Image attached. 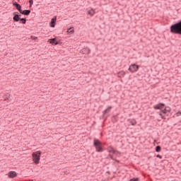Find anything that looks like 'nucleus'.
<instances>
[{
  "mask_svg": "<svg viewBox=\"0 0 181 181\" xmlns=\"http://www.w3.org/2000/svg\"><path fill=\"white\" fill-rule=\"evenodd\" d=\"M125 74H126L125 71H122L118 72L117 76L118 77L121 78V77H124Z\"/></svg>",
  "mask_w": 181,
  "mask_h": 181,
  "instance_id": "nucleus-15",
  "label": "nucleus"
},
{
  "mask_svg": "<svg viewBox=\"0 0 181 181\" xmlns=\"http://www.w3.org/2000/svg\"><path fill=\"white\" fill-rule=\"evenodd\" d=\"M161 112H163V114H168V112H170V110H168L166 106H165V107L161 110Z\"/></svg>",
  "mask_w": 181,
  "mask_h": 181,
  "instance_id": "nucleus-16",
  "label": "nucleus"
},
{
  "mask_svg": "<svg viewBox=\"0 0 181 181\" xmlns=\"http://www.w3.org/2000/svg\"><path fill=\"white\" fill-rule=\"evenodd\" d=\"M170 30L174 35H181V20L170 27Z\"/></svg>",
  "mask_w": 181,
  "mask_h": 181,
  "instance_id": "nucleus-1",
  "label": "nucleus"
},
{
  "mask_svg": "<svg viewBox=\"0 0 181 181\" xmlns=\"http://www.w3.org/2000/svg\"><path fill=\"white\" fill-rule=\"evenodd\" d=\"M13 5V6H16L17 11H18V12L21 13L22 11V6H21V4H19L18 2H14Z\"/></svg>",
  "mask_w": 181,
  "mask_h": 181,
  "instance_id": "nucleus-10",
  "label": "nucleus"
},
{
  "mask_svg": "<svg viewBox=\"0 0 181 181\" xmlns=\"http://www.w3.org/2000/svg\"><path fill=\"white\" fill-rule=\"evenodd\" d=\"M31 39H33V40H37V37H35L33 35H31Z\"/></svg>",
  "mask_w": 181,
  "mask_h": 181,
  "instance_id": "nucleus-24",
  "label": "nucleus"
},
{
  "mask_svg": "<svg viewBox=\"0 0 181 181\" xmlns=\"http://www.w3.org/2000/svg\"><path fill=\"white\" fill-rule=\"evenodd\" d=\"M107 173H110V171H107Z\"/></svg>",
  "mask_w": 181,
  "mask_h": 181,
  "instance_id": "nucleus-29",
  "label": "nucleus"
},
{
  "mask_svg": "<svg viewBox=\"0 0 181 181\" xmlns=\"http://www.w3.org/2000/svg\"><path fill=\"white\" fill-rule=\"evenodd\" d=\"M109 152L113 153L114 155H117V156H121V153L117 150H115L114 148L109 150Z\"/></svg>",
  "mask_w": 181,
  "mask_h": 181,
  "instance_id": "nucleus-13",
  "label": "nucleus"
},
{
  "mask_svg": "<svg viewBox=\"0 0 181 181\" xmlns=\"http://www.w3.org/2000/svg\"><path fill=\"white\" fill-rule=\"evenodd\" d=\"M154 110H163L165 108V104L160 103L153 106Z\"/></svg>",
  "mask_w": 181,
  "mask_h": 181,
  "instance_id": "nucleus-7",
  "label": "nucleus"
},
{
  "mask_svg": "<svg viewBox=\"0 0 181 181\" xmlns=\"http://www.w3.org/2000/svg\"><path fill=\"white\" fill-rule=\"evenodd\" d=\"M68 32L69 33H73L74 32V30H71V28L68 29Z\"/></svg>",
  "mask_w": 181,
  "mask_h": 181,
  "instance_id": "nucleus-23",
  "label": "nucleus"
},
{
  "mask_svg": "<svg viewBox=\"0 0 181 181\" xmlns=\"http://www.w3.org/2000/svg\"><path fill=\"white\" fill-rule=\"evenodd\" d=\"M88 14H89V15H91V16H93L94 15V11H88Z\"/></svg>",
  "mask_w": 181,
  "mask_h": 181,
  "instance_id": "nucleus-21",
  "label": "nucleus"
},
{
  "mask_svg": "<svg viewBox=\"0 0 181 181\" xmlns=\"http://www.w3.org/2000/svg\"><path fill=\"white\" fill-rule=\"evenodd\" d=\"M30 4V8H32V6L33 5V0H29Z\"/></svg>",
  "mask_w": 181,
  "mask_h": 181,
  "instance_id": "nucleus-20",
  "label": "nucleus"
},
{
  "mask_svg": "<svg viewBox=\"0 0 181 181\" xmlns=\"http://www.w3.org/2000/svg\"><path fill=\"white\" fill-rule=\"evenodd\" d=\"M30 10H21L20 11L21 15H25V16H29L30 15Z\"/></svg>",
  "mask_w": 181,
  "mask_h": 181,
  "instance_id": "nucleus-11",
  "label": "nucleus"
},
{
  "mask_svg": "<svg viewBox=\"0 0 181 181\" xmlns=\"http://www.w3.org/2000/svg\"><path fill=\"white\" fill-rule=\"evenodd\" d=\"M116 162H119V160H116Z\"/></svg>",
  "mask_w": 181,
  "mask_h": 181,
  "instance_id": "nucleus-30",
  "label": "nucleus"
},
{
  "mask_svg": "<svg viewBox=\"0 0 181 181\" xmlns=\"http://www.w3.org/2000/svg\"><path fill=\"white\" fill-rule=\"evenodd\" d=\"M13 20L14 21V22H19L20 23H23V25H26V18H21V14H19V13L18 11H16L13 13Z\"/></svg>",
  "mask_w": 181,
  "mask_h": 181,
  "instance_id": "nucleus-2",
  "label": "nucleus"
},
{
  "mask_svg": "<svg viewBox=\"0 0 181 181\" xmlns=\"http://www.w3.org/2000/svg\"><path fill=\"white\" fill-rule=\"evenodd\" d=\"M42 155V151H37L33 153V159L35 165H38L39 162H40V156Z\"/></svg>",
  "mask_w": 181,
  "mask_h": 181,
  "instance_id": "nucleus-3",
  "label": "nucleus"
},
{
  "mask_svg": "<svg viewBox=\"0 0 181 181\" xmlns=\"http://www.w3.org/2000/svg\"><path fill=\"white\" fill-rule=\"evenodd\" d=\"M16 176H18V173H16V171H10L8 173V177L10 179H13V177H16Z\"/></svg>",
  "mask_w": 181,
  "mask_h": 181,
  "instance_id": "nucleus-9",
  "label": "nucleus"
},
{
  "mask_svg": "<svg viewBox=\"0 0 181 181\" xmlns=\"http://www.w3.org/2000/svg\"><path fill=\"white\" fill-rule=\"evenodd\" d=\"M162 151V147L160 146H156V152H160Z\"/></svg>",
  "mask_w": 181,
  "mask_h": 181,
  "instance_id": "nucleus-17",
  "label": "nucleus"
},
{
  "mask_svg": "<svg viewBox=\"0 0 181 181\" xmlns=\"http://www.w3.org/2000/svg\"><path fill=\"white\" fill-rule=\"evenodd\" d=\"M112 107L109 106L105 110L103 111V117L104 118H106L107 114H109V112L111 111Z\"/></svg>",
  "mask_w": 181,
  "mask_h": 181,
  "instance_id": "nucleus-12",
  "label": "nucleus"
},
{
  "mask_svg": "<svg viewBox=\"0 0 181 181\" xmlns=\"http://www.w3.org/2000/svg\"><path fill=\"white\" fill-rule=\"evenodd\" d=\"M167 110H170V107H168V108H166Z\"/></svg>",
  "mask_w": 181,
  "mask_h": 181,
  "instance_id": "nucleus-28",
  "label": "nucleus"
},
{
  "mask_svg": "<svg viewBox=\"0 0 181 181\" xmlns=\"http://www.w3.org/2000/svg\"><path fill=\"white\" fill-rule=\"evenodd\" d=\"M159 115H160L161 118L163 119H165L166 118H165V116L162 114V112H160Z\"/></svg>",
  "mask_w": 181,
  "mask_h": 181,
  "instance_id": "nucleus-22",
  "label": "nucleus"
},
{
  "mask_svg": "<svg viewBox=\"0 0 181 181\" xmlns=\"http://www.w3.org/2000/svg\"><path fill=\"white\" fill-rule=\"evenodd\" d=\"M56 21H57V16H54L53 18L51 19L49 23L50 28H54L56 26Z\"/></svg>",
  "mask_w": 181,
  "mask_h": 181,
  "instance_id": "nucleus-6",
  "label": "nucleus"
},
{
  "mask_svg": "<svg viewBox=\"0 0 181 181\" xmlns=\"http://www.w3.org/2000/svg\"><path fill=\"white\" fill-rule=\"evenodd\" d=\"M156 158H159V159H162V156L158 154L156 156Z\"/></svg>",
  "mask_w": 181,
  "mask_h": 181,
  "instance_id": "nucleus-25",
  "label": "nucleus"
},
{
  "mask_svg": "<svg viewBox=\"0 0 181 181\" xmlns=\"http://www.w3.org/2000/svg\"><path fill=\"white\" fill-rule=\"evenodd\" d=\"M129 181H139V177H134L129 180Z\"/></svg>",
  "mask_w": 181,
  "mask_h": 181,
  "instance_id": "nucleus-19",
  "label": "nucleus"
},
{
  "mask_svg": "<svg viewBox=\"0 0 181 181\" xmlns=\"http://www.w3.org/2000/svg\"><path fill=\"white\" fill-rule=\"evenodd\" d=\"M138 70H139V66L136 65L135 64H131L129 67V71H130L132 73H135V72L138 71Z\"/></svg>",
  "mask_w": 181,
  "mask_h": 181,
  "instance_id": "nucleus-5",
  "label": "nucleus"
},
{
  "mask_svg": "<svg viewBox=\"0 0 181 181\" xmlns=\"http://www.w3.org/2000/svg\"><path fill=\"white\" fill-rule=\"evenodd\" d=\"M130 124L131 125H136V120L135 119H130Z\"/></svg>",
  "mask_w": 181,
  "mask_h": 181,
  "instance_id": "nucleus-18",
  "label": "nucleus"
},
{
  "mask_svg": "<svg viewBox=\"0 0 181 181\" xmlns=\"http://www.w3.org/2000/svg\"><path fill=\"white\" fill-rule=\"evenodd\" d=\"M109 156H110V159H114V158H112V156L111 154H110Z\"/></svg>",
  "mask_w": 181,
  "mask_h": 181,
  "instance_id": "nucleus-27",
  "label": "nucleus"
},
{
  "mask_svg": "<svg viewBox=\"0 0 181 181\" xmlns=\"http://www.w3.org/2000/svg\"><path fill=\"white\" fill-rule=\"evenodd\" d=\"M93 146L96 149V152H103V143L98 139H95L93 141Z\"/></svg>",
  "mask_w": 181,
  "mask_h": 181,
  "instance_id": "nucleus-4",
  "label": "nucleus"
},
{
  "mask_svg": "<svg viewBox=\"0 0 181 181\" xmlns=\"http://www.w3.org/2000/svg\"><path fill=\"white\" fill-rule=\"evenodd\" d=\"M90 52H91V49H90V48L87 47L82 49L83 54H90Z\"/></svg>",
  "mask_w": 181,
  "mask_h": 181,
  "instance_id": "nucleus-14",
  "label": "nucleus"
},
{
  "mask_svg": "<svg viewBox=\"0 0 181 181\" xmlns=\"http://www.w3.org/2000/svg\"><path fill=\"white\" fill-rule=\"evenodd\" d=\"M48 42L51 45H54L55 46H57V45H59V41H57V39L56 37L48 40Z\"/></svg>",
  "mask_w": 181,
  "mask_h": 181,
  "instance_id": "nucleus-8",
  "label": "nucleus"
},
{
  "mask_svg": "<svg viewBox=\"0 0 181 181\" xmlns=\"http://www.w3.org/2000/svg\"><path fill=\"white\" fill-rule=\"evenodd\" d=\"M177 117H179L180 115H181V112H177Z\"/></svg>",
  "mask_w": 181,
  "mask_h": 181,
  "instance_id": "nucleus-26",
  "label": "nucleus"
}]
</instances>
